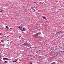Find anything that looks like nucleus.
Wrapping results in <instances>:
<instances>
[{
  "instance_id": "obj_10",
  "label": "nucleus",
  "mask_w": 64,
  "mask_h": 64,
  "mask_svg": "<svg viewBox=\"0 0 64 64\" xmlns=\"http://www.w3.org/2000/svg\"><path fill=\"white\" fill-rule=\"evenodd\" d=\"M32 10H34V11H35V9H34L33 8H32Z\"/></svg>"
},
{
  "instance_id": "obj_37",
  "label": "nucleus",
  "mask_w": 64,
  "mask_h": 64,
  "mask_svg": "<svg viewBox=\"0 0 64 64\" xmlns=\"http://www.w3.org/2000/svg\"><path fill=\"white\" fill-rule=\"evenodd\" d=\"M26 43H27V42H26Z\"/></svg>"
},
{
  "instance_id": "obj_25",
  "label": "nucleus",
  "mask_w": 64,
  "mask_h": 64,
  "mask_svg": "<svg viewBox=\"0 0 64 64\" xmlns=\"http://www.w3.org/2000/svg\"><path fill=\"white\" fill-rule=\"evenodd\" d=\"M10 29H11V30H12V28H10Z\"/></svg>"
},
{
  "instance_id": "obj_35",
  "label": "nucleus",
  "mask_w": 64,
  "mask_h": 64,
  "mask_svg": "<svg viewBox=\"0 0 64 64\" xmlns=\"http://www.w3.org/2000/svg\"><path fill=\"white\" fill-rule=\"evenodd\" d=\"M38 52H39V50L38 51Z\"/></svg>"
},
{
  "instance_id": "obj_29",
  "label": "nucleus",
  "mask_w": 64,
  "mask_h": 64,
  "mask_svg": "<svg viewBox=\"0 0 64 64\" xmlns=\"http://www.w3.org/2000/svg\"><path fill=\"white\" fill-rule=\"evenodd\" d=\"M10 44V42H8V44Z\"/></svg>"
},
{
  "instance_id": "obj_19",
  "label": "nucleus",
  "mask_w": 64,
  "mask_h": 64,
  "mask_svg": "<svg viewBox=\"0 0 64 64\" xmlns=\"http://www.w3.org/2000/svg\"><path fill=\"white\" fill-rule=\"evenodd\" d=\"M34 3H35V4H37V3H36V2H34Z\"/></svg>"
},
{
  "instance_id": "obj_5",
  "label": "nucleus",
  "mask_w": 64,
  "mask_h": 64,
  "mask_svg": "<svg viewBox=\"0 0 64 64\" xmlns=\"http://www.w3.org/2000/svg\"><path fill=\"white\" fill-rule=\"evenodd\" d=\"M38 35H40V34H41V33L40 32H39L37 33Z\"/></svg>"
},
{
  "instance_id": "obj_27",
  "label": "nucleus",
  "mask_w": 64,
  "mask_h": 64,
  "mask_svg": "<svg viewBox=\"0 0 64 64\" xmlns=\"http://www.w3.org/2000/svg\"><path fill=\"white\" fill-rule=\"evenodd\" d=\"M31 48H28V49H31Z\"/></svg>"
},
{
  "instance_id": "obj_8",
  "label": "nucleus",
  "mask_w": 64,
  "mask_h": 64,
  "mask_svg": "<svg viewBox=\"0 0 64 64\" xmlns=\"http://www.w3.org/2000/svg\"><path fill=\"white\" fill-rule=\"evenodd\" d=\"M18 61V60H16L15 61H14L13 62V63H15V62H17V61Z\"/></svg>"
},
{
  "instance_id": "obj_7",
  "label": "nucleus",
  "mask_w": 64,
  "mask_h": 64,
  "mask_svg": "<svg viewBox=\"0 0 64 64\" xmlns=\"http://www.w3.org/2000/svg\"><path fill=\"white\" fill-rule=\"evenodd\" d=\"M6 29H9V27H8V26H6Z\"/></svg>"
},
{
  "instance_id": "obj_24",
  "label": "nucleus",
  "mask_w": 64,
  "mask_h": 64,
  "mask_svg": "<svg viewBox=\"0 0 64 64\" xmlns=\"http://www.w3.org/2000/svg\"><path fill=\"white\" fill-rule=\"evenodd\" d=\"M62 32V31H61L60 32H59V33H61V32Z\"/></svg>"
},
{
  "instance_id": "obj_15",
  "label": "nucleus",
  "mask_w": 64,
  "mask_h": 64,
  "mask_svg": "<svg viewBox=\"0 0 64 64\" xmlns=\"http://www.w3.org/2000/svg\"><path fill=\"white\" fill-rule=\"evenodd\" d=\"M1 42H2V43H3V42H4V41H2V40H1Z\"/></svg>"
},
{
  "instance_id": "obj_1",
  "label": "nucleus",
  "mask_w": 64,
  "mask_h": 64,
  "mask_svg": "<svg viewBox=\"0 0 64 64\" xmlns=\"http://www.w3.org/2000/svg\"><path fill=\"white\" fill-rule=\"evenodd\" d=\"M3 60L4 61H6V60H7V61H8L9 60L7 58H5L3 59Z\"/></svg>"
},
{
  "instance_id": "obj_31",
  "label": "nucleus",
  "mask_w": 64,
  "mask_h": 64,
  "mask_svg": "<svg viewBox=\"0 0 64 64\" xmlns=\"http://www.w3.org/2000/svg\"><path fill=\"white\" fill-rule=\"evenodd\" d=\"M1 59V57H0V59Z\"/></svg>"
},
{
  "instance_id": "obj_21",
  "label": "nucleus",
  "mask_w": 64,
  "mask_h": 64,
  "mask_svg": "<svg viewBox=\"0 0 64 64\" xmlns=\"http://www.w3.org/2000/svg\"><path fill=\"white\" fill-rule=\"evenodd\" d=\"M36 53L38 54V53H39V52H36Z\"/></svg>"
},
{
  "instance_id": "obj_2",
  "label": "nucleus",
  "mask_w": 64,
  "mask_h": 64,
  "mask_svg": "<svg viewBox=\"0 0 64 64\" xmlns=\"http://www.w3.org/2000/svg\"><path fill=\"white\" fill-rule=\"evenodd\" d=\"M38 34L37 33L35 35V37H38Z\"/></svg>"
},
{
  "instance_id": "obj_16",
  "label": "nucleus",
  "mask_w": 64,
  "mask_h": 64,
  "mask_svg": "<svg viewBox=\"0 0 64 64\" xmlns=\"http://www.w3.org/2000/svg\"><path fill=\"white\" fill-rule=\"evenodd\" d=\"M22 33H23V34H24V32H22Z\"/></svg>"
},
{
  "instance_id": "obj_17",
  "label": "nucleus",
  "mask_w": 64,
  "mask_h": 64,
  "mask_svg": "<svg viewBox=\"0 0 64 64\" xmlns=\"http://www.w3.org/2000/svg\"><path fill=\"white\" fill-rule=\"evenodd\" d=\"M21 36H19V38H21Z\"/></svg>"
},
{
  "instance_id": "obj_36",
  "label": "nucleus",
  "mask_w": 64,
  "mask_h": 64,
  "mask_svg": "<svg viewBox=\"0 0 64 64\" xmlns=\"http://www.w3.org/2000/svg\"><path fill=\"white\" fill-rule=\"evenodd\" d=\"M39 51H40V50H39Z\"/></svg>"
},
{
  "instance_id": "obj_22",
  "label": "nucleus",
  "mask_w": 64,
  "mask_h": 64,
  "mask_svg": "<svg viewBox=\"0 0 64 64\" xmlns=\"http://www.w3.org/2000/svg\"><path fill=\"white\" fill-rule=\"evenodd\" d=\"M1 8V9H4V8Z\"/></svg>"
},
{
  "instance_id": "obj_33",
  "label": "nucleus",
  "mask_w": 64,
  "mask_h": 64,
  "mask_svg": "<svg viewBox=\"0 0 64 64\" xmlns=\"http://www.w3.org/2000/svg\"><path fill=\"white\" fill-rule=\"evenodd\" d=\"M40 58H42V57L41 56V57H40Z\"/></svg>"
},
{
  "instance_id": "obj_12",
  "label": "nucleus",
  "mask_w": 64,
  "mask_h": 64,
  "mask_svg": "<svg viewBox=\"0 0 64 64\" xmlns=\"http://www.w3.org/2000/svg\"><path fill=\"white\" fill-rule=\"evenodd\" d=\"M26 45H29V44H25Z\"/></svg>"
},
{
  "instance_id": "obj_28",
  "label": "nucleus",
  "mask_w": 64,
  "mask_h": 64,
  "mask_svg": "<svg viewBox=\"0 0 64 64\" xmlns=\"http://www.w3.org/2000/svg\"><path fill=\"white\" fill-rule=\"evenodd\" d=\"M0 43H1V42H0Z\"/></svg>"
},
{
  "instance_id": "obj_30",
  "label": "nucleus",
  "mask_w": 64,
  "mask_h": 64,
  "mask_svg": "<svg viewBox=\"0 0 64 64\" xmlns=\"http://www.w3.org/2000/svg\"><path fill=\"white\" fill-rule=\"evenodd\" d=\"M38 56H39V54L38 55Z\"/></svg>"
},
{
  "instance_id": "obj_6",
  "label": "nucleus",
  "mask_w": 64,
  "mask_h": 64,
  "mask_svg": "<svg viewBox=\"0 0 64 64\" xmlns=\"http://www.w3.org/2000/svg\"><path fill=\"white\" fill-rule=\"evenodd\" d=\"M23 30L24 31V32L25 31H26V29L25 28H23Z\"/></svg>"
},
{
  "instance_id": "obj_9",
  "label": "nucleus",
  "mask_w": 64,
  "mask_h": 64,
  "mask_svg": "<svg viewBox=\"0 0 64 64\" xmlns=\"http://www.w3.org/2000/svg\"><path fill=\"white\" fill-rule=\"evenodd\" d=\"M22 28H20V30H22Z\"/></svg>"
},
{
  "instance_id": "obj_11",
  "label": "nucleus",
  "mask_w": 64,
  "mask_h": 64,
  "mask_svg": "<svg viewBox=\"0 0 64 64\" xmlns=\"http://www.w3.org/2000/svg\"><path fill=\"white\" fill-rule=\"evenodd\" d=\"M3 12V10L0 11V12L1 13H2V12Z\"/></svg>"
},
{
  "instance_id": "obj_34",
  "label": "nucleus",
  "mask_w": 64,
  "mask_h": 64,
  "mask_svg": "<svg viewBox=\"0 0 64 64\" xmlns=\"http://www.w3.org/2000/svg\"><path fill=\"white\" fill-rule=\"evenodd\" d=\"M62 33H63V32H62Z\"/></svg>"
},
{
  "instance_id": "obj_20",
  "label": "nucleus",
  "mask_w": 64,
  "mask_h": 64,
  "mask_svg": "<svg viewBox=\"0 0 64 64\" xmlns=\"http://www.w3.org/2000/svg\"><path fill=\"white\" fill-rule=\"evenodd\" d=\"M58 33H60V32H58L57 33H56V34H58Z\"/></svg>"
},
{
  "instance_id": "obj_26",
  "label": "nucleus",
  "mask_w": 64,
  "mask_h": 64,
  "mask_svg": "<svg viewBox=\"0 0 64 64\" xmlns=\"http://www.w3.org/2000/svg\"><path fill=\"white\" fill-rule=\"evenodd\" d=\"M5 34H4L3 35V36H5Z\"/></svg>"
},
{
  "instance_id": "obj_32",
  "label": "nucleus",
  "mask_w": 64,
  "mask_h": 64,
  "mask_svg": "<svg viewBox=\"0 0 64 64\" xmlns=\"http://www.w3.org/2000/svg\"><path fill=\"white\" fill-rule=\"evenodd\" d=\"M32 8H33V7H32Z\"/></svg>"
},
{
  "instance_id": "obj_14",
  "label": "nucleus",
  "mask_w": 64,
  "mask_h": 64,
  "mask_svg": "<svg viewBox=\"0 0 64 64\" xmlns=\"http://www.w3.org/2000/svg\"><path fill=\"white\" fill-rule=\"evenodd\" d=\"M22 45H24V46H25V45H26L25 44H22Z\"/></svg>"
},
{
  "instance_id": "obj_13",
  "label": "nucleus",
  "mask_w": 64,
  "mask_h": 64,
  "mask_svg": "<svg viewBox=\"0 0 64 64\" xmlns=\"http://www.w3.org/2000/svg\"><path fill=\"white\" fill-rule=\"evenodd\" d=\"M17 27H18V28H21V27H19V26H17Z\"/></svg>"
},
{
  "instance_id": "obj_4",
  "label": "nucleus",
  "mask_w": 64,
  "mask_h": 64,
  "mask_svg": "<svg viewBox=\"0 0 64 64\" xmlns=\"http://www.w3.org/2000/svg\"><path fill=\"white\" fill-rule=\"evenodd\" d=\"M8 62H7V61H6L4 62V63H5V64H7V63Z\"/></svg>"
},
{
  "instance_id": "obj_3",
  "label": "nucleus",
  "mask_w": 64,
  "mask_h": 64,
  "mask_svg": "<svg viewBox=\"0 0 64 64\" xmlns=\"http://www.w3.org/2000/svg\"><path fill=\"white\" fill-rule=\"evenodd\" d=\"M42 18H43V19H45V20H46V17H45L44 16H43Z\"/></svg>"
},
{
  "instance_id": "obj_18",
  "label": "nucleus",
  "mask_w": 64,
  "mask_h": 64,
  "mask_svg": "<svg viewBox=\"0 0 64 64\" xmlns=\"http://www.w3.org/2000/svg\"><path fill=\"white\" fill-rule=\"evenodd\" d=\"M30 64H33V63L32 62L30 63Z\"/></svg>"
},
{
  "instance_id": "obj_23",
  "label": "nucleus",
  "mask_w": 64,
  "mask_h": 64,
  "mask_svg": "<svg viewBox=\"0 0 64 64\" xmlns=\"http://www.w3.org/2000/svg\"><path fill=\"white\" fill-rule=\"evenodd\" d=\"M22 31H24V30H22Z\"/></svg>"
}]
</instances>
